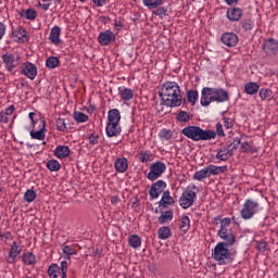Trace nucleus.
Returning <instances> with one entry per match:
<instances>
[{"label": "nucleus", "mask_w": 278, "mask_h": 278, "mask_svg": "<svg viewBox=\"0 0 278 278\" xmlns=\"http://www.w3.org/2000/svg\"><path fill=\"white\" fill-rule=\"evenodd\" d=\"M163 105L167 108H179L181 105V88L175 81H166L160 92Z\"/></svg>", "instance_id": "1"}, {"label": "nucleus", "mask_w": 278, "mask_h": 278, "mask_svg": "<svg viewBox=\"0 0 278 278\" xmlns=\"http://www.w3.org/2000/svg\"><path fill=\"white\" fill-rule=\"evenodd\" d=\"M229 101V91L224 88L204 87L201 91L200 103L207 108L210 103H227Z\"/></svg>", "instance_id": "2"}, {"label": "nucleus", "mask_w": 278, "mask_h": 278, "mask_svg": "<svg viewBox=\"0 0 278 278\" xmlns=\"http://www.w3.org/2000/svg\"><path fill=\"white\" fill-rule=\"evenodd\" d=\"M181 134L186 138H189V140H193V142L216 140V131L203 129L200 126H187L181 129Z\"/></svg>", "instance_id": "3"}, {"label": "nucleus", "mask_w": 278, "mask_h": 278, "mask_svg": "<svg viewBox=\"0 0 278 278\" xmlns=\"http://www.w3.org/2000/svg\"><path fill=\"white\" fill-rule=\"evenodd\" d=\"M212 257L218 262L219 266H227L236 260V252L229 250L225 243H217L212 252Z\"/></svg>", "instance_id": "4"}, {"label": "nucleus", "mask_w": 278, "mask_h": 278, "mask_svg": "<svg viewBox=\"0 0 278 278\" xmlns=\"http://www.w3.org/2000/svg\"><path fill=\"white\" fill-rule=\"evenodd\" d=\"M197 192H199V187L195 185L188 186L179 198V205L182 210H188L194 205V199H197Z\"/></svg>", "instance_id": "5"}, {"label": "nucleus", "mask_w": 278, "mask_h": 278, "mask_svg": "<svg viewBox=\"0 0 278 278\" xmlns=\"http://www.w3.org/2000/svg\"><path fill=\"white\" fill-rule=\"evenodd\" d=\"M260 210H262V206H260V202L248 199L244 201L243 206L240 211L241 218H243V220H251V218H253V216H255V214H257Z\"/></svg>", "instance_id": "6"}, {"label": "nucleus", "mask_w": 278, "mask_h": 278, "mask_svg": "<svg viewBox=\"0 0 278 278\" xmlns=\"http://www.w3.org/2000/svg\"><path fill=\"white\" fill-rule=\"evenodd\" d=\"M164 173H166V163L162 161L153 162L150 165V172L147 174V179L149 181H156V179H160Z\"/></svg>", "instance_id": "7"}, {"label": "nucleus", "mask_w": 278, "mask_h": 278, "mask_svg": "<svg viewBox=\"0 0 278 278\" xmlns=\"http://www.w3.org/2000/svg\"><path fill=\"white\" fill-rule=\"evenodd\" d=\"M2 64L8 73H14V70L21 64V56L11 52L2 54Z\"/></svg>", "instance_id": "8"}, {"label": "nucleus", "mask_w": 278, "mask_h": 278, "mask_svg": "<svg viewBox=\"0 0 278 278\" xmlns=\"http://www.w3.org/2000/svg\"><path fill=\"white\" fill-rule=\"evenodd\" d=\"M168 185H166V181L164 180H157L153 182L149 189V197L150 201H155V199H160V194H164L166 192V188Z\"/></svg>", "instance_id": "9"}, {"label": "nucleus", "mask_w": 278, "mask_h": 278, "mask_svg": "<svg viewBox=\"0 0 278 278\" xmlns=\"http://www.w3.org/2000/svg\"><path fill=\"white\" fill-rule=\"evenodd\" d=\"M20 73L21 75H24V77H27V79H31V81H34V79L38 77V67L36 64L27 61L21 65Z\"/></svg>", "instance_id": "10"}, {"label": "nucleus", "mask_w": 278, "mask_h": 278, "mask_svg": "<svg viewBox=\"0 0 278 278\" xmlns=\"http://www.w3.org/2000/svg\"><path fill=\"white\" fill-rule=\"evenodd\" d=\"M98 42L101 47H110L112 42H116V34L111 29H106L101 31L98 36Z\"/></svg>", "instance_id": "11"}, {"label": "nucleus", "mask_w": 278, "mask_h": 278, "mask_svg": "<svg viewBox=\"0 0 278 278\" xmlns=\"http://www.w3.org/2000/svg\"><path fill=\"white\" fill-rule=\"evenodd\" d=\"M21 253H23V247L21 243L13 241L9 250L7 262L9 264H16V257H18Z\"/></svg>", "instance_id": "12"}, {"label": "nucleus", "mask_w": 278, "mask_h": 278, "mask_svg": "<svg viewBox=\"0 0 278 278\" xmlns=\"http://www.w3.org/2000/svg\"><path fill=\"white\" fill-rule=\"evenodd\" d=\"M263 51L266 55H277L278 40L275 38L266 39L263 43Z\"/></svg>", "instance_id": "13"}, {"label": "nucleus", "mask_w": 278, "mask_h": 278, "mask_svg": "<svg viewBox=\"0 0 278 278\" xmlns=\"http://www.w3.org/2000/svg\"><path fill=\"white\" fill-rule=\"evenodd\" d=\"M217 236L224 240L220 241L219 243L225 244V247H233L236 244V235L230 232L229 230H218Z\"/></svg>", "instance_id": "14"}, {"label": "nucleus", "mask_w": 278, "mask_h": 278, "mask_svg": "<svg viewBox=\"0 0 278 278\" xmlns=\"http://www.w3.org/2000/svg\"><path fill=\"white\" fill-rule=\"evenodd\" d=\"M42 127L39 130L28 129L31 140H45L47 138V121L42 119Z\"/></svg>", "instance_id": "15"}, {"label": "nucleus", "mask_w": 278, "mask_h": 278, "mask_svg": "<svg viewBox=\"0 0 278 278\" xmlns=\"http://www.w3.org/2000/svg\"><path fill=\"white\" fill-rule=\"evenodd\" d=\"M123 131L119 123H106L105 132L108 138H116Z\"/></svg>", "instance_id": "16"}, {"label": "nucleus", "mask_w": 278, "mask_h": 278, "mask_svg": "<svg viewBox=\"0 0 278 278\" xmlns=\"http://www.w3.org/2000/svg\"><path fill=\"white\" fill-rule=\"evenodd\" d=\"M238 35L236 33H224L222 35V42L226 47H236L238 45Z\"/></svg>", "instance_id": "17"}, {"label": "nucleus", "mask_w": 278, "mask_h": 278, "mask_svg": "<svg viewBox=\"0 0 278 278\" xmlns=\"http://www.w3.org/2000/svg\"><path fill=\"white\" fill-rule=\"evenodd\" d=\"M114 168L119 174L127 173V169L129 168V160L125 156L117 157L114 162Z\"/></svg>", "instance_id": "18"}, {"label": "nucleus", "mask_w": 278, "mask_h": 278, "mask_svg": "<svg viewBox=\"0 0 278 278\" xmlns=\"http://www.w3.org/2000/svg\"><path fill=\"white\" fill-rule=\"evenodd\" d=\"M175 205V198L170 195V191L166 190L163 192L161 200L159 201V207H170Z\"/></svg>", "instance_id": "19"}, {"label": "nucleus", "mask_w": 278, "mask_h": 278, "mask_svg": "<svg viewBox=\"0 0 278 278\" xmlns=\"http://www.w3.org/2000/svg\"><path fill=\"white\" fill-rule=\"evenodd\" d=\"M242 14H243L242 9L232 8L227 10L226 16L228 21H230L231 23H238V21L242 18Z\"/></svg>", "instance_id": "20"}, {"label": "nucleus", "mask_w": 278, "mask_h": 278, "mask_svg": "<svg viewBox=\"0 0 278 278\" xmlns=\"http://www.w3.org/2000/svg\"><path fill=\"white\" fill-rule=\"evenodd\" d=\"M53 153L58 160H65V157L71 155V148H68V146H58Z\"/></svg>", "instance_id": "21"}, {"label": "nucleus", "mask_w": 278, "mask_h": 278, "mask_svg": "<svg viewBox=\"0 0 278 278\" xmlns=\"http://www.w3.org/2000/svg\"><path fill=\"white\" fill-rule=\"evenodd\" d=\"M60 36H62V28H60V26H53L49 35L50 42H52V45H60L62 42Z\"/></svg>", "instance_id": "22"}, {"label": "nucleus", "mask_w": 278, "mask_h": 278, "mask_svg": "<svg viewBox=\"0 0 278 278\" xmlns=\"http://www.w3.org/2000/svg\"><path fill=\"white\" fill-rule=\"evenodd\" d=\"M231 155H233V151L227 147H224L217 151L216 160H219L220 162H227Z\"/></svg>", "instance_id": "23"}, {"label": "nucleus", "mask_w": 278, "mask_h": 278, "mask_svg": "<svg viewBox=\"0 0 278 278\" xmlns=\"http://www.w3.org/2000/svg\"><path fill=\"white\" fill-rule=\"evenodd\" d=\"M137 160H139V162L142 164H148V162H153V153H151V150L139 151L137 154Z\"/></svg>", "instance_id": "24"}, {"label": "nucleus", "mask_w": 278, "mask_h": 278, "mask_svg": "<svg viewBox=\"0 0 278 278\" xmlns=\"http://www.w3.org/2000/svg\"><path fill=\"white\" fill-rule=\"evenodd\" d=\"M118 94H119L122 101H131V99H134V90H131L127 87H119Z\"/></svg>", "instance_id": "25"}, {"label": "nucleus", "mask_w": 278, "mask_h": 278, "mask_svg": "<svg viewBox=\"0 0 278 278\" xmlns=\"http://www.w3.org/2000/svg\"><path fill=\"white\" fill-rule=\"evenodd\" d=\"M121 111L118 109H111L108 112V123H119L121 124Z\"/></svg>", "instance_id": "26"}, {"label": "nucleus", "mask_w": 278, "mask_h": 278, "mask_svg": "<svg viewBox=\"0 0 278 278\" xmlns=\"http://www.w3.org/2000/svg\"><path fill=\"white\" fill-rule=\"evenodd\" d=\"M22 262L26 266H34L36 264V255L33 252H26L22 255Z\"/></svg>", "instance_id": "27"}, {"label": "nucleus", "mask_w": 278, "mask_h": 278, "mask_svg": "<svg viewBox=\"0 0 278 278\" xmlns=\"http://www.w3.org/2000/svg\"><path fill=\"white\" fill-rule=\"evenodd\" d=\"M210 178V172L207 167H204L193 174L194 181H203V179Z\"/></svg>", "instance_id": "28"}, {"label": "nucleus", "mask_w": 278, "mask_h": 278, "mask_svg": "<svg viewBox=\"0 0 278 278\" xmlns=\"http://www.w3.org/2000/svg\"><path fill=\"white\" fill-rule=\"evenodd\" d=\"M128 244L132 249H140L142 247V239L138 235H130L128 237Z\"/></svg>", "instance_id": "29"}, {"label": "nucleus", "mask_w": 278, "mask_h": 278, "mask_svg": "<svg viewBox=\"0 0 278 278\" xmlns=\"http://www.w3.org/2000/svg\"><path fill=\"white\" fill-rule=\"evenodd\" d=\"M20 16L26 18L27 21H36L38 13L34 9H26L20 13Z\"/></svg>", "instance_id": "30"}, {"label": "nucleus", "mask_w": 278, "mask_h": 278, "mask_svg": "<svg viewBox=\"0 0 278 278\" xmlns=\"http://www.w3.org/2000/svg\"><path fill=\"white\" fill-rule=\"evenodd\" d=\"M244 92L247 94H257L260 92V85L257 83H248L244 86Z\"/></svg>", "instance_id": "31"}, {"label": "nucleus", "mask_w": 278, "mask_h": 278, "mask_svg": "<svg viewBox=\"0 0 278 278\" xmlns=\"http://www.w3.org/2000/svg\"><path fill=\"white\" fill-rule=\"evenodd\" d=\"M162 3H164V0H142V4L148 10H157Z\"/></svg>", "instance_id": "32"}, {"label": "nucleus", "mask_w": 278, "mask_h": 278, "mask_svg": "<svg viewBox=\"0 0 278 278\" xmlns=\"http://www.w3.org/2000/svg\"><path fill=\"white\" fill-rule=\"evenodd\" d=\"M47 273H48L49 278H59L60 277V265L52 263L48 267Z\"/></svg>", "instance_id": "33"}, {"label": "nucleus", "mask_w": 278, "mask_h": 278, "mask_svg": "<svg viewBox=\"0 0 278 278\" xmlns=\"http://www.w3.org/2000/svg\"><path fill=\"white\" fill-rule=\"evenodd\" d=\"M173 218H174L173 211H165L161 214L157 220L160 225H166V223H170Z\"/></svg>", "instance_id": "34"}, {"label": "nucleus", "mask_w": 278, "mask_h": 278, "mask_svg": "<svg viewBox=\"0 0 278 278\" xmlns=\"http://www.w3.org/2000/svg\"><path fill=\"white\" fill-rule=\"evenodd\" d=\"M62 253H63V255H65V260H71V257H73V255H77V250L71 245L63 244Z\"/></svg>", "instance_id": "35"}, {"label": "nucleus", "mask_w": 278, "mask_h": 278, "mask_svg": "<svg viewBox=\"0 0 278 278\" xmlns=\"http://www.w3.org/2000/svg\"><path fill=\"white\" fill-rule=\"evenodd\" d=\"M206 168L210 177H212V175H220V173L227 170V166L208 165Z\"/></svg>", "instance_id": "36"}, {"label": "nucleus", "mask_w": 278, "mask_h": 278, "mask_svg": "<svg viewBox=\"0 0 278 278\" xmlns=\"http://www.w3.org/2000/svg\"><path fill=\"white\" fill-rule=\"evenodd\" d=\"M157 238L159 240H168L170 238V228L167 226H163L157 231Z\"/></svg>", "instance_id": "37"}, {"label": "nucleus", "mask_w": 278, "mask_h": 278, "mask_svg": "<svg viewBox=\"0 0 278 278\" xmlns=\"http://www.w3.org/2000/svg\"><path fill=\"white\" fill-rule=\"evenodd\" d=\"M47 168L51 173H58V170H60L62 168V165L60 164V162L58 160H50L47 162Z\"/></svg>", "instance_id": "38"}, {"label": "nucleus", "mask_w": 278, "mask_h": 278, "mask_svg": "<svg viewBox=\"0 0 278 278\" xmlns=\"http://www.w3.org/2000/svg\"><path fill=\"white\" fill-rule=\"evenodd\" d=\"M189 230H190V217H188V215H185L181 217L180 231H182V233H186Z\"/></svg>", "instance_id": "39"}, {"label": "nucleus", "mask_w": 278, "mask_h": 278, "mask_svg": "<svg viewBox=\"0 0 278 278\" xmlns=\"http://www.w3.org/2000/svg\"><path fill=\"white\" fill-rule=\"evenodd\" d=\"M36 191H34V189H27L24 193V201H26V203H34V201H36Z\"/></svg>", "instance_id": "40"}, {"label": "nucleus", "mask_w": 278, "mask_h": 278, "mask_svg": "<svg viewBox=\"0 0 278 278\" xmlns=\"http://www.w3.org/2000/svg\"><path fill=\"white\" fill-rule=\"evenodd\" d=\"M46 66L50 70L58 68V66H60V59H58L56 56L48 58L46 60Z\"/></svg>", "instance_id": "41"}, {"label": "nucleus", "mask_w": 278, "mask_h": 278, "mask_svg": "<svg viewBox=\"0 0 278 278\" xmlns=\"http://www.w3.org/2000/svg\"><path fill=\"white\" fill-rule=\"evenodd\" d=\"M73 118L76 121V123H88L89 117L86 113L76 111L73 114Z\"/></svg>", "instance_id": "42"}, {"label": "nucleus", "mask_w": 278, "mask_h": 278, "mask_svg": "<svg viewBox=\"0 0 278 278\" xmlns=\"http://www.w3.org/2000/svg\"><path fill=\"white\" fill-rule=\"evenodd\" d=\"M187 99L191 105H194L197 101H199V91L197 90H189L187 93Z\"/></svg>", "instance_id": "43"}, {"label": "nucleus", "mask_w": 278, "mask_h": 278, "mask_svg": "<svg viewBox=\"0 0 278 278\" xmlns=\"http://www.w3.org/2000/svg\"><path fill=\"white\" fill-rule=\"evenodd\" d=\"M176 118L179 123H190V113L186 111H180L177 115Z\"/></svg>", "instance_id": "44"}, {"label": "nucleus", "mask_w": 278, "mask_h": 278, "mask_svg": "<svg viewBox=\"0 0 278 278\" xmlns=\"http://www.w3.org/2000/svg\"><path fill=\"white\" fill-rule=\"evenodd\" d=\"M260 97L262 101H266V99L270 101L273 99V91L270 89L263 88L260 90Z\"/></svg>", "instance_id": "45"}, {"label": "nucleus", "mask_w": 278, "mask_h": 278, "mask_svg": "<svg viewBox=\"0 0 278 278\" xmlns=\"http://www.w3.org/2000/svg\"><path fill=\"white\" fill-rule=\"evenodd\" d=\"M159 138H160L161 140H166V141H168V140H170V138H173V132H172L170 130H168V129H162V130H160V132H159Z\"/></svg>", "instance_id": "46"}, {"label": "nucleus", "mask_w": 278, "mask_h": 278, "mask_svg": "<svg viewBox=\"0 0 278 278\" xmlns=\"http://www.w3.org/2000/svg\"><path fill=\"white\" fill-rule=\"evenodd\" d=\"M167 13L168 9H166V7H157L156 10L153 12L154 16H159L161 18H164Z\"/></svg>", "instance_id": "47"}, {"label": "nucleus", "mask_w": 278, "mask_h": 278, "mask_svg": "<svg viewBox=\"0 0 278 278\" xmlns=\"http://www.w3.org/2000/svg\"><path fill=\"white\" fill-rule=\"evenodd\" d=\"M241 26L244 28L245 31H251V29L255 27V23L252 20H243L241 22Z\"/></svg>", "instance_id": "48"}, {"label": "nucleus", "mask_w": 278, "mask_h": 278, "mask_svg": "<svg viewBox=\"0 0 278 278\" xmlns=\"http://www.w3.org/2000/svg\"><path fill=\"white\" fill-rule=\"evenodd\" d=\"M231 225V218L226 217L220 220L219 231H229L227 228Z\"/></svg>", "instance_id": "49"}, {"label": "nucleus", "mask_w": 278, "mask_h": 278, "mask_svg": "<svg viewBox=\"0 0 278 278\" xmlns=\"http://www.w3.org/2000/svg\"><path fill=\"white\" fill-rule=\"evenodd\" d=\"M87 140L91 147H94L99 142V135L92 132L87 136Z\"/></svg>", "instance_id": "50"}, {"label": "nucleus", "mask_w": 278, "mask_h": 278, "mask_svg": "<svg viewBox=\"0 0 278 278\" xmlns=\"http://www.w3.org/2000/svg\"><path fill=\"white\" fill-rule=\"evenodd\" d=\"M56 129L58 131H66V119L59 117L56 119Z\"/></svg>", "instance_id": "51"}, {"label": "nucleus", "mask_w": 278, "mask_h": 278, "mask_svg": "<svg viewBox=\"0 0 278 278\" xmlns=\"http://www.w3.org/2000/svg\"><path fill=\"white\" fill-rule=\"evenodd\" d=\"M255 247L261 253H266L268 244L265 241H256Z\"/></svg>", "instance_id": "52"}, {"label": "nucleus", "mask_w": 278, "mask_h": 278, "mask_svg": "<svg viewBox=\"0 0 278 278\" xmlns=\"http://www.w3.org/2000/svg\"><path fill=\"white\" fill-rule=\"evenodd\" d=\"M223 121H224V127L226 129H231L233 127V118H231V117H224Z\"/></svg>", "instance_id": "53"}, {"label": "nucleus", "mask_w": 278, "mask_h": 278, "mask_svg": "<svg viewBox=\"0 0 278 278\" xmlns=\"http://www.w3.org/2000/svg\"><path fill=\"white\" fill-rule=\"evenodd\" d=\"M12 238V232H0V242H8Z\"/></svg>", "instance_id": "54"}, {"label": "nucleus", "mask_w": 278, "mask_h": 278, "mask_svg": "<svg viewBox=\"0 0 278 278\" xmlns=\"http://www.w3.org/2000/svg\"><path fill=\"white\" fill-rule=\"evenodd\" d=\"M219 138H225V130H223V124L217 123L216 124V132Z\"/></svg>", "instance_id": "55"}, {"label": "nucleus", "mask_w": 278, "mask_h": 278, "mask_svg": "<svg viewBox=\"0 0 278 278\" xmlns=\"http://www.w3.org/2000/svg\"><path fill=\"white\" fill-rule=\"evenodd\" d=\"M96 8H103L108 5V0H92Z\"/></svg>", "instance_id": "56"}, {"label": "nucleus", "mask_w": 278, "mask_h": 278, "mask_svg": "<svg viewBox=\"0 0 278 278\" xmlns=\"http://www.w3.org/2000/svg\"><path fill=\"white\" fill-rule=\"evenodd\" d=\"M36 113L30 112L28 114V118L30 121V127L34 129L36 127V119H35Z\"/></svg>", "instance_id": "57"}, {"label": "nucleus", "mask_w": 278, "mask_h": 278, "mask_svg": "<svg viewBox=\"0 0 278 278\" xmlns=\"http://www.w3.org/2000/svg\"><path fill=\"white\" fill-rule=\"evenodd\" d=\"M59 268H60L61 273H67L68 271V262L62 261Z\"/></svg>", "instance_id": "58"}, {"label": "nucleus", "mask_w": 278, "mask_h": 278, "mask_svg": "<svg viewBox=\"0 0 278 278\" xmlns=\"http://www.w3.org/2000/svg\"><path fill=\"white\" fill-rule=\"evenodd\" d=\"M7 26L2 22H0V40H3V36H5Z\"/></svg>", "instance_id": "59"}, {"label": "nucleus", "mask_w": 278, "mask_h": 278, "mask_svg": "<svg viewBox=\"0 0 278 278\" xmlns=\"http://www.w3.org/2000/svg\"><path fill=\"white\" fill-rule=\"evenodd\" d=\"M241 151L243 153H249V151H251V144H249V142H243L241 144Z\"/></svg>", "instance_id": "60"}, {"label": "nucleus", "mask_w": 278, "mask_h": 278, "mask_svg": "<svg viewBox=\"0 0 278 278\" xmlns=\"http://www.w3.org/2000/svg\"><path fill=\"white\" fill-rule=\"evenodd\" d=\"M14 105H10L8 109H5V112H3L7 116H12V114H14Z\"/></svg>", "instance_id": "61"}, {"label": "nucleus", "mask_w": 278, "mask_h": 278, "mask_svg": "<svg viewBox=\"0 0 278 278\" xmlns=\"http://www.w3.org/2000/svg\"><path fill=\"white\" fill-rule=\"evenodd\" d=\"M0 123H10V118L3 112L0 113Z\"/></svg>", "instance_id": "62"}, {"label": "nucleus", "mask_w": 278, "mask_h": 278, "mask_svg": "<svg viewBox=\"0 0 278 278\" xmlns=\"http://www.w3.org/2000/svg\"><path fill=\"white\" fill-rule=\"evenodd\" d=\"M17 34H20V36H22V38H27V30L23 27L18 28Z\"/></svg>", "instance_id": "63"}, {"label": "nucleus", "mask_w": 278, "mask_h": 278, "mask_svg": "<svg viewBox=\"0 0 278 278\" xmlns=\"http://www.w3.org/2000/svg\"><path fill=\"white\" fill-rule=\"evenodd\" d=\"M119 202H121V198H118V195L111 197L112 205H116V203H119Z\"/></svg>", "instance_id": "64"}]
</instances>
